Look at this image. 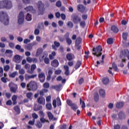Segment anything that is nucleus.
<instances>
[{
  "label": "nucleus",
  "instance_id": "412c9836",
  "mask_svg": "<svg viewBox=\"0 0 129 129\" xmlns=\"http://www.w3.org/2000/svg\"><path fill=\"white\" fill-rule=\"evenodd\" d=\"M78 10L79 12H84L85 11V7L83 5L78 6Z\"/></svg>",
  "mask_w": 129,
  "mask_h": 129
},
{
  "label": "nucleus",
  "instance_id": "6ab92c4d",
  "mask_svg": "<svg viewBox=\"0 0 129 129\" xmlns=\"http://www.w3.org/2000/svg\"><path fill=\"white\" fill-rule=\"evenodd\" d=\"M54 45H52V49H53V50H57V48L59 47V46H60V43L57 42V41H54Z\"/></svg>",
  "mask_w": 129,
  "mask_h": 129
},
{
  "label": "nucleus",
  "instance_id": "473e14b6",
  "mask_svg": "<svg viewBox=\"0 0 129 129\" xmlns=\"http://www.w3.org/2000/svg\"><path fill=\"white\" fill-rule=\"evenodd\" d=\"M99 94L101 96L104 97V96H105V91H104L103 89H101L99 91Z\"/></svg>",
  "mask_w": 129,
  "mask_h": 129
},
{
  "label": "nucleus",
  "instance_id": "a211bd4d",
  "mask_svg": "<svg viewBox=\"0 0 129 129\" xmlns=\"http://www.w3.org/2000/svg\"><path fill=\"white\" fill-rule=\"evenodd\" d=\"M75 58V56L72 53H68L67 54V59H68L69 61H71V60H73V59H74Z\"/></svg>",
  "mask_w": 129,
  "mask_h": 129
},
{
  "label": "nucleus",
  "instance_id": "c756f323",
  "mask_svg": "<svg viewBox=\"0 0 129 129\" xmlns=\"http://www.w3.org/2000/svg\"><path fill=\"white\" fill-rule=\"evenodd\" d=\"M46 113L49 119H52L53 118H54V115H53V114H52V112L48 111V112H47Z\"/></svg>",
  "mask_w": 129,
  "mask_h": 129
},
{
  "label": "nucleus",
  "instance_id": "f257e3e1",
  "mask_svg": "<svg viewBox=\"0 0 129 129\" xmlns=\"http://www.w3.org/2000/svg\"><path fill=\"white\" fill-rule=\"evenodd\" d=\"M13 8V3L11 0H4L0 1V9L11 10Z\"/></svg>",
  "mask_w": 129,
  "mask_h": 129
},
{
  "label": "nucleus",
  "instance_id": "4c0bfd02",
  "mask_svg": "<svg viewBox=\"0 0 129 129\" xmlns=\"http://www.w3.org/2000/svg\"><path fill=\"white\" fill-rule=\"evenodd\" d=\"M80 102L82 105V108H85V102L82 100V99H80Z\"/></svg>",
  "mask_w": 129,
  "mask_h": 129
},
{
  "label": "nucleus",
  "instance_id": "c9c22d12",
  "mask_svg": "<svg viewBox=\"0 0 129 129\" xmlns=\"http://www.w3.org/2000/svg\"><path fill=\"white\" fill-rule=\"evenodd\" d=\"M17 75H18V72H14L12 74H10L9 76L10 77H11V78H15Z\"/></svg>",
  "mask_w": 129,
  "mask_h": 129
},
{
  "label": "nucleus",
  "instance_id": "f704fd0d",
  "mask_svg": "<svg viewBox=\"0 0 129 129\" xmlns=\"http://www.w3.org/2000/svg\"><path fill=\"white\" fill-rule=\"evenodd\" d=\"M42 108H43L42 106L38 105L34 107V110H35V111H38V110H40V109H42Z\"/></svg>",
  "mask_w": 129,
  "mask_h": 129
},
{
  "label": "nucleus",
  "instance_id": "37998d69",
  "mask_svg": "<svg viewBox=\"0 0 129 129\" xmlns=\"http://www.w3.org/2000/svg\"><path fill=\"white\" fill-rule=\"evenodd\" d=\"M6 54H10L11 55V57L13 56V50H10V49H7L6 51Z\"/></svg>",
  "mask_w": 129,
  "mask_h": 129
},
{
  "label": "nucleus",
  "instance_id": "0eeeda50",
  "mask_svg": "<svg viewBox=\"0 0 129 129\" xmlns=\"http://www.w3.org/2000/svg\"><path fill=\"white\" fill-rule=\"evenodd\" d=\"M9 86L10 88L11 92H13V93H16L17 89H18V86H17L16 84L11 82L9 83Z\"/></svg>",
  "mask_w": 129,
  "mask_h": 129
},
{
  "label": "nucleus",
  "instance_id": "69168bd1",
  "mask_svg": "<svg viewBox=\"0 0 129 129\" xmlns=\"http://www.w3.org/2000/svg\"><path fill=\"white\" fill-rule=\"evenodd\" d=\"M6 104L7 105H12V104H13V102H12V100H9L7 101Z\"/></svg>",
  "mask_w": 129,
  "mask_h": 129
},
{
  "label": "nucleus",
  "instance_id": "aec40b11",
  "mask_svg": "<svg viewBox=\"0 0 129 129\" xmlns=\"http://www.w3.org/2000/svg\"><path fill=\"white\" fill-rule=\"evenodd\" d=\"M43 52V49L42 48H39L37 49L36 53V57H38V56H40L41 54Z\"/></svg>",
  "mask_w": 129,
  "mask_h": 129
},
{
  "label": "nucleus",
  "instance_id": "e2e57ef3",
  "mask_svg": "<svg viewBox=\"0 0 129 129\" xmlns=\"http://www.w3.org/2000/svg\"><path fill=\"white\" fill-rule=\"evenodd\" d=\"M46 102H51V96H48L46 98Z\"/></svg>",
  "mask_w": 129,
  "mask_h": 129
},
{
  "label": "nucleus",
  "instance_id": "7ed1b4c3",
  "mask_svg": "<svg viewBox=\"0 0 129 129\" xmlns=\"http://www.w3.org/2000/svg\"><path fill=\"white\" fill-rule=\"evenodd\" d=\"M27 90L29 91H36L37 89L38 88V86L37 85V83L35 81H31L27 85Z\"/></svg>",
  "mask_w": 129,
  "mask_h": 129
},
{
  "label": "nucleus",
  "instance_id": "4be33fe9",
  "mask_svg": "<svg viewBox=\"0 0 129 129\" xmlns=\"http://www.w3.org/2000/svg\"><path fill=\"white\" fill-rule=\"evenodd\" d=\"M17 97L16 95H13L12 97L13 104L14 105H16V104H17Z\"/></svg>",
  "mask_w": 129,
  "mask_h": 129
},
{
  "label": "nucleus",
  "instance_id": "4468645a",
  "mask_svg": "<svg viewBox=\"0 0 129 129\" xmlns=\"http://www.w3.org/2000/svg\"><path fill=\"white\" fill-rule=\"evenodd\" d=\"M51 65L52 67H58L59 66V61L57 59H54L51 61Z\"/></svg>",
  "mask_w": 129,
  "mask_h": 129
},
{
  "label": "nucleus",
  "instance_id": "603ef678",
  "mask_svg": "<svg viewBox=\"0 0 129 129\" xmlns=\"http://www.w3.org/2000/svg\"><path fill=\"white\" fill-rule=\"evenodd\" d=\"M36 125L37 126V127H39V128H41V127L42 126V123H41L40 121H38Z\"/></svg>",
  "mask_w": 129,
  "mask_h": 129
},
{
  "label": "nucleus",
  "instance_id": "09e8293b",
  "mask_svg": "<svg viewBox=\"0 0 129 129\" xmlns=\"http://www.w3.org/2000/svg\"><path fill=\"white\" fill-rule=\"evenodd\" d=\"M107 42L109 45H111V44H112V43H113V40L112 38H108L107 40Z\"/></svg>",
  "mask_w": 129,
  "mask_h": 129
},
{
  "label": "nucleus",
  "instance_id": "4d7b16f0",
  "mask_svg": "<svg viewBox=\"0 0 129 129\" xmlns=\"http://www.w3.org/2000/svg\"><path fill=\"white\" fill-rule=\"evenodd\" d=\"M38 114L36 113H34L32 114V117L34 118L33 119H37L38 118Z\"/></svg>",
  "mask_w": 129,
  "mask_h": 129
},
{
  "label": "nucleus",
  "instance_id": "bb28decb",
  "mask_svg": "<svg viewBox=\"0 0 129 129\" xmlns=\"http://www.w3.org/2000/svg\"><path fill=\"white\" fill-rule=\"evenodd\" d=\"M116 106L117 108H121V107H123V103L122 102H118L116 103Z\"/></svg>",
  "mask_w": 129,
  "mask_h": 129
},
{
  "label": "nucleus",
  "instance_id": "864d4df0",
  "mask_svg": "<svg viewBox=\"0 0 129 129\" xmlns=\"http://www.w3.org/2000/svg\"><path fill=\"white\" fill-rule=\"evenodd\" d=\"M26 61H27L28 63H32V62L33 61V58L30 57H27L26 58Z\"/></svg>",
  "mask_w": 129,
  "mask_h": 129
},
{
  "label": "nucleus",
  "instance_id": "ddd939ff",
  "mask_svg": "<svg viewBox=\"0 0 129 129\" xmlns=\"http://www.w3.org/2000/svg\"><path fill=\"white\" fill-rule=\"evenodd\" d=\"M22 56L19 55H16L13 58V61L16 63H20L21 62V58Z\"/></svg>",
  "mask_w": 129,
  "mask_h": 129
},
{
  "label": "nucleus",
  "instance_id": "20e7f679",
  "mask_svg": "<svg viewBox=\"0 0 129 129\" xmlns=\"http://www.w3.org/2000/svg\"><path fill=\"white\" fill-rule=\"evenodd\" d=\"M102 51V47L101 46H98L96 48H93V55L96 56L97 57H100L102 55L101 53Z\"/></svg>",
  "mask_w": 129,
  "mask_h": 129
},
{
  "label": "nucleus",
  "instance_id": "58836bf2",
  "mask_svg": "<svg viewBox=\"0 0 129 129\" xmlns=\"http://www.w3.org/2000/svg\"><path fill=\"white\" fill-rule=\"evenodd\" d=\"M46 107L48 110H52V104L51 103H47L46 104Z\"/></svg>",
  "mask_w": 129,
  "mask_h": 129
},
{
  "label": "nucleus",
  "instance_id": "9d476101",
  "mask_svg": "<svg viewBox=\"0 0 129 129\" xmlns=\"http://www.w3.org/2000/svg\"><path fill=\"white\" fill-rule=\"evenodd\" d=\"M38 78L40 79V82L42 83H43V82L45 81V79H46V77L45 76V74L44 73H39Z\"/></svg>",
  "mask_w": 129,
  "mask_h": 129
},
{
  "label": "nucleus",
  "instance_id": "cd10ccee",
  "mask_svg": "<svg viewBox=\"0 0 129 129\" xmlns=\"http://www.w3.org/2000/svg\"><path fill=\"white\" fill-rule=\"evenodd\" d=\"M26 21H28V22L32 21V15L28 13L26 17Z\"/></svg>",
  "mask_w": 129,
  "mask_h": 129
},
{
  "label": "nucleus",
  "instance_id": "0e129e2a",
  "mask_svg": "<svg viewBox=\"0 0 129 129\" xmlns=\"http://www.w3.org/2000/svg\"><path fill=\"white\" fill-rule=\"evenodd\" d=\"M44 63H45V64H49V58H47V57H45V58H44Z\"/></svg>",
  "mask_w": 129,
  "mask_h": 129
},
{
  "label": "nucleus",
  "instance_id": "8fccbe9b",
  "mask_svg": "<svg viewBox=\"0 0 129 129\" xmlns=\"http://www.w3.org/2000/svg\"><path fill=\"white\" fill-rule=\"evenodd\" d=\"M56 101H57V103L58 106H60L61 104V100H60V98L57 97Z\"/></svg>",
  "mask_w": 129,
  "mask_h": 129
},
{
  "label": "nucleus",
  "instance_id": "bf43d9fd",
  "mask_svg": "<svg viewBox=\"0 0 129 129\" xmlns=\"http://www.w3.org/2000/svg\"><path fill=\"white\" fill-rule=\"evenodd\" d=\"M9 70H10V66L7 65L4 67V71L7 72V71H9Z\"/></svg>",
  "mask_w": 129,
  "mask_h": 129
},
{
  "label": "nucleus",
  "instance_id": "1a4fd4ad",
  "mask_svg": "<svg viewBox=\"0 0 129 129\" xmlns=\"http://www.w3.org/2000/svg\"><path fill=\"white\" fill-rule=\"evenodd\" d=\"M112 69L114 70V71H117V66H116V64H115V63L113 62L112 63V68H109V70H108V73L109 74H111V75H113V73H112Z\"/></svg>",
  "mask_w": 129,
  "mask_h": 129
},
{
  "label": "nucleus",
  "instance_id": "7c9ffc66",
  "mask_svg": "<svg viewBox=\"0 0 129 129\" xmlns=\"http://www.w3.org/2000/svg\"><path fill=\"white\" fill-rule=\"evenodd\" d=\"M44 6L45 5H44V4H43L41 1L38 2V5H37L38 8L40 9H43Z\"/></svg>",
  "mask_w": 129,
  "mask_h": 129
},
{
  "label": "nucleus",
  "instance_id": "f03ea898",
  "mask_svg": "<svg viewBox=\"0 0 129 129\" xmlns=\"http://www.w3.org/2000/svg\"><path fill=\"white\" fill-rule=\"evenodd\" d=\"M0 22L7 26L10 23L8 14L4 12H0Z\"/></svg>",
  "mask_w": 129,
  "mask_h": 129
},
{
  "label": "nucleus",
  "instance_id": "ea45409f",
  "mask_svg": "<svg viewBox=\"0 0 129 129\" xmlns=\"http://www.w3.org/2000/svg\"><path fill=\"white\" fill-rule=\"evenodd\" d=\"M27 49L29 50V51H31V50L33 49V44L32 43L28 44L27 46Z\"/></svg>",
  "mask_w": 129,
  "mask_h": 129
},
{
  "label": "nucleus",
  "instance_id": "c85d7f7f",
  "mask_svg": "<svg viewBox=\"0 0 129 129\" xmlns=\"http://www.w3.org/2000/svg\"><path fill=\"white\" fill-rule=\"evenodd\" d=\"M128 36V34L126 32H124L122 33V39H123L125 41H126L127 39V36Z\"/></svg>",
  "mask_w": 129,
  "mask_h": 129
},
{
  "label": "nucleus",
  "instance_id": "f8f14e48",
  "mask_svg": "<svg viewBox=\"0 0 129 129\" xmlns=\"http://www.w3.org/2000/svg\"><path fill=\"white\" fill-rule=\"evenodd\" d=\"M36 68H37V66H36V64H32L31 66V70H28L27 71L28 73H29V74H33V73H34V71H35V69H36Z\"/></svg>",
  "mask_w": 129,
  "mask_h": 129
},
{
  "label": "nucleus",
  "instance_id": "e433bc0d",
  "mask_svg": "<svg viewBox=\"0 0 129 129\" xmlns=\"http://www.w3.org/2000/svg\"><path fill=\"white\" fill-rule=\"evenodd\" d=\"M102 82L104 84H107L109 82V79L107 78H104L102 80Z\"/></svg>",
  "mask_w": 129,
  "mask_h": 129
},
{
  "label": "nucleus",
  "instance_id": "2f4dec72",
  "mask_svg": "<svg viewBox=\"0 0 129 129\" xmlns=\"http://www.w3.org/2000/svg\"><path fill=\"white\" fill-rule=\"evenodd\" d=\"M26 97L27 98H29V99H33V93L32 92H29L26 94Z\"/></svg>",
  "mask_w": 129,
  "mask_h": 129
},
{
  "label": "nucleus",
  "instance_id": "393cba45",
  "mask_svg": "<svg viewBox=\"0 0 129 129\" xmlns=\"http://www.w3.org/2000/svg\"><path fill=\"white\" fill-rule=\"evenodd\" d=\"M38 93H39L40 95L43 96L44 95V93H46V92H48V90L44 89L40 91H38Z\"/></svg>",
  "mask_w": 129,
  "mask_h": 129
},
{
  "label": "nucleus",
  "instance_id": "39448f33",
  "mask_svg": "<svg viewBox=\"0 0 129 129\" xmlns=\"http://www.w3.org/2000/svg\"><path fill=\"white\" fill-rule=\"evenodd\" d=\"M129 51L127 49H125L122 51L120 57L122 59V62H125V57H127L129 60Z\"/></svg>",
  "mask_w": 129,
  "mask_h": 129
},
{
  "label": "nucleus",
  "instance_id": "dca6fc26",
  "mask_svg": "<svg viewBox=\"0 0 129 129\" xmlns=\"http://www.w3.org/2000/svg\"><path fill=\"white\" fill-rule=\"evenodd\" d=\"M81 21V18L78 16H75L73 18V21L75 24H78Z\"/></svg>",
  "mask_w": 129,
  "mask_h": 129
},
{
  "label": "nucleus",
  "instance_id": "c03bdc74",
  "mask_svg": "<svg viewBox=\"0 0 129 129\" xmlns=\"http://www.w3.org/2000/svg\"><path fill=\"white\" fill-rule=\"evenodd\" d=\"M99 98V96L98 95V93H95L94 94V99L95 101H98Z\"/></svg>",
  "mask_w": 129,
  "mask_h": 129
},
{
  "label": "nucleus",
  "instance_id": "a18cd8bd",
  "mask_svg": "<svg viewBox=\"0 0 129 129\" xmlns=\"http://www.w3.org/2000/svg\"><path fill=\"white\" fill-rule=\"evenodd\" d=\"M80 66H81V61H77V64L75 66L76 69H78V68H79V67H80Z\"/></svg>",
  "mask_w": 129,
  "mask_h": 129
},
{
  "label": "nucleus",
  "instance_id": "72a5a7b5",
  "mask_svg": "<svg viewBox=\"0 0 129 129\" xmlns=\"http://www.w3.org/2000/svg\"><path fill=\"white\" fill-rule=\"evenodd\" d=\"M16 49H17V50L20 51V52H21L22 53L24 52V49L21 48V45H16Z\"/></svg>",
  "mask_w": 129,
  "mask_h": 129
},
{
  "label": "nucleus",
  "instance_id": "5fc2aeb1",
  "mask_svg": "<svg viewBox=\"0 0 129 129\" xmlns=\"http://www.w3.org/2000/svg\"><path fill=\"white\" fill-rule=\"evenodd\" d=\"M52 105L54 107V108H56V107L57 106V101H56V100H53Z\"/></svg>",
  "mask_w": 129,
  "mask_h": 129
},
{
  "label": "nucleus",
  "instance_id": "3c124183",
  "mask_svg": "<svg viewBox=\"0 0 129 129\" xmlns=\"http://www.w3.org/2000/svg\"><path fill=\"white\" fill-rule=\"evenodd\" d=\"M81 43V38L80 37L78 38L76 41V44H79Z\"/></svg>",
  "mask_w": 129,
  "mask_h": 129
},
{
  "label": "nucleus",
  "instance_id": "052dcab7",
  "mask_svg": "<svg viewBox=\"0 0 129 129\" xmlns=\"http://www.w3.org/2000/svg\"><path fill=\"white\" fill-rule=\"evenodd\" d=\"M31 42V40L29 39H25L24 40L23 43L24 44H28V43H30Z\"/></svg>",
  "mask_w": 129,
  "mask_h": 129
},
{
  "label": "nucleus",
  "instance_id": "423d86ee",
  "mask_svg": "<svg viewBox=\"0 0 129 129\" xmlns=\"http://www.w3.org/2000/svg\"><path fill=\"white\" fill-rule=\"evenodd\" d=\"M24 21H25V16L24 15V12H21L18 17V22L20 25L23 24L24 23Z\"/></svg>",
  "mask_w": 129,
  "mask_h": 129
},
{
  "label": "nucleus",
  "instance_id": "2eb2a0df",
  "mask_svg": "<svg viewBox=\"0 0 129 129\" xmlns=\"http://www.w3.org/2000/svg\"><path fill=\"white\" fill-rule=\"evenodd\" d=\"M26 80H30V79H33L35 78V77H37V75H33L30 76L28 74H26L25 75Z\"/></svg>",
  "mask_w": 129,
  "mask_h": 129
},
{
  "label": "nucleus",
  "instance_id": "79ce46f5",
  "mask_svg": "<svg viewBox=\"0 0 129 129\" xmlns=\"http://www.w3.org/2000/svg\"><path fill=\"white\" fill-rule=\"evenodd\" d=\"M40 121L42 123H45V122H49V121L48 120H46V119H45L44 117H41L40 118Z\"/></svg>",
  "mask_w": 129,
  "mask_h": 129
},
{
  "label": "nucleus",
  "instance_id": "5701e85b",
  "mask_svg": "<svg viewBox=\"0 0 129 129\" xmlns=\"http://www.w3.org/2000/svg\"><path fill=\"white\" fill-rule=\"evenodd\" d=\"M14 109L17 114H20L21 113V109H20V107L16 106L14 107Z\"/></svg>",
  "mask_w": 129,
  "mask_h": 129
},
{
  "label": "nucleus",
  "instance_id": "774afa93",
  "mask_svg": "<svg viewBox=\"0 0 129 129\" xmlns=\"http://www.w3.org/2000/svg\"><path fill=\"white\" fill-rule=\"evenodd\" d=\"M1 41L2 42H7V38H6L5 37H2L1 38Z\"/></svg>",
  "mask_w": 129,
  "mask_h": 129
},
{
  "label": "nucleus",
  "instance_id": "9b49d317",
  "mask_svg": "<svg viewBox=\"0 0 129 129\" xmlns=\"http://www.w3.org/2000/svg\"><path fill=\"white\" fill-rule=\"evenodd\" d=\"M37 102H38L40 104H42V105H45V103H46V100H45V98L43 97H39L37 99Z\"/></svg>",
  "mask_w": 129,
  "mask_h": 129
},
{
  "label": "nucleus",
  "instance_id": "6e6d98bb",
  "mask_svg": "<svg viewBox=\"0 0 129 129\" xmlns=\"http://www.w3.org/2000/svg\"><path fill=\"white\" fill-rule=\"evenodd\" d=\"M25 70L24 69H21L19 70V73L20 74L24 75L25 73Z\"/></svg>",
  "mask_w": 129,
  "mask_h": 129
},
{
  "label": "nucleus",
  "instance_id": "338daca9",
  "mask_svg": "<svg viewBox=\"0 0 129 129\" xmlns=\"http://www.w3.org/2000/svg\"><path fill=\"white\" fill-rule=\"evenodd\" d=\"M61 3L60 2V1H58L56 2V6L58 8H60V7H61Z\"/></svg>",
  "mask_w": 129,
  "mask_h": 129
},
{
  "label": "nucleus",
  "instance_id": "13d9d810",
  "mask_svg": "<svg viewBox=\"0 0 129 129\" xmlns=\"http://www.w3.org/2000/svg\"><path fill=\"white\" fill-rule=\"evenodd\" d=\"M50 85L48 83H45L43 84V87L44 88H49Z\"/></svg>",
  "mask_w": 129,
  "mask_h": 129
},
{
  "label": "nucleus",
  "instance_id": "f3484780",
  "mask_svg": "<svg viewBox=\"0 0 129 129\" xmlns=\"http://www.w3.org/2000/svg\"><path fill=\"white\" fill-rule=\"evenodd\" d=\"M24 10L26 12H31V13H35V10L32 6H28L26 8H24Z\"/></svg>",
  "mask_w": 129,
  "mask_h": 129
},
{
  "label": "nucleus",
  "instance_id": "a19ab883",
  "mask_svg": "<svg viewBox=\"0 0 129 129\" xmlns=\"http://www.w3.org/2000/svg\"><path fill=\"white\" fill-rule=\"evenodd\" d=\"M54 56H56V52H55L54 51H53L51 53V54L49 55V58L52 60V59H54Z\"/></svg>",
  "mask_w": 129,
  "mask_h": 129
},
{
  "label": "nucleus",
  "instance_id": "6e6552de",
  "mask_svg": "<svg viewBox=\"0 0 129 129\" xmlns=\"http://www.w3.org/2000/svg\"><path fill=\"white\" fill-rule=\"evenodd\" d=\"M67 102L68 105L71 106L72 109H73L74 111H76L77 108H78L76 104L72 103V101H71L70 100H67Z\"/></svg>",
  "mask_w": 129,
  "mask_h": 129
},
{
  "label": "nucleus",
  "instance_id": "a878e982",
  "mask_svg": "<svg viewBox=\"0 0 129 129\" xmlns=\"http://www.w3.org/2000/svg\"><path fill=\"white\" fill-rule=\"evenodd\" d=\"M64 69L65 70L66 72L64 74L66 75H69V67L68 66H64Z\"/></svg>",
  "mask_w": 129,
  "mask_h": 129
},
{
  "label": "nucleus",
  "instance_id": "680f3d73",
  "mask_svg": "<svg viewBox=\"0 0 129 129\" xmlns=\"http://www.w3.org/2000/svg\"><path fill=\"white\" fill-rule=\"evenodd\" d=\"M29 124H31V125H34L35 124V119H33L32 120H30L28 122Z\"/></svg>",
  "mask_w": 129,
  "mask_h": 129
},
{
  "label": "nucleus",
  "instance_id": "b1692460",
  "mask_svg": "<svg viewBox=\"0 0 129 129\" xmlns=\"http://www.w3.org/2000/svg\"><path fill=\"white\" fill-rule=\"evenodd\" d=\"M111 30L113 32V33H118V28H117L115 26H112L111 27Z\"/></svg>",
  "mask_w": 129,
  "mask_h": 129
},
{
  "label": "nucleus",
  "instance_id": "de8ad7c7",
  "mask_svg": "<svg viewBox=\"0 0 129 129\" xmlns=\"http://www.w3.org/2000/svg\"><path fill=\"white\" fill-rule=\"evenodd\" d=\"M66 41L68 45H70L71 44H72V40H71V39L70 38H67Z\"/></svg>",
  "mask_w": 129,
  "mask_h": 129
},
{
  "label": "nucleus",
  "instance_id": "49530a36",
  "mask_svg": "<svg viewBox=\"0 0 129 129\" xmlns=\"http://www.w3.org/2000/svg\"><path fill=\"white\" fill-rule=\"evenodd\" d=\"M67 25L68 26V27L70 28H73V23L71 21H69V22H68Z\"/></svg>",
  "mask_w": 129,
  "mask_h": 129
}]
</instances>
